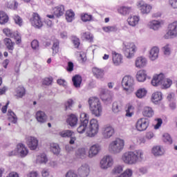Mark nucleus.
I'll return each instance as SVG.
<instances>
[{
    "mask_svg": "<svg viewBox=\"0 0 177 177\" xmlns=\"http://www.w3.org/2000/svg\"><path fill=\"white\" fill-rule=\"evenodd\" d=\"M159 48L156 46L153 47L149 53V58L151 60L154 61L158 57Z\"/></svg>",
    "mask_w": 177,
    "mask_h": 177,
    "instance_id": "31",
    "label": "nucleus"
},
{
    "mask_svg": "<svg viewBox=\"0 0 177 177\" xmlns=\"http://www.w3.org/2000/svg\"><path fill=\"white\" fill-rule=\"evenodd\" d=\"M101 150L99 145H93L90 147L88 151V158H91L97 156Z\"/></svg>",
    "mask_w": 177,
    "mask_h": 177,
    "instance_id": "19",
    "label": "nucleus"
},
{
    "mask_svg": "<svg viewBox=\"0 0 177 177\" xmlns=\"http://www.w3.org/2000/svg\"><path fill=\"white\" fill-rule=\"evenodd\" d=\"M80 19H82V21H84V23H86L87 21H91L93 16L87 13H82V15H80Z\"/></svg>",
    "mask_w": 177,
    "mask_h": 177,
    "instance_id": "45",
    "label": "nucleus"
},
{
    "mask_svg": "<svg viewBox=\"0 0 177 177\" xmlns=\"http://www.w3.org/2000/svg\"><path fill=\"white\" fill-rule=\"evenodd\" d=\"M12 38L15 40L17 44H21V36L17 32H14L12 35Z\"/></svg>",
    "mask_w": 177,
    "mask_h": 177,
    "instance_id": "57",
    "label": "nucleus"
},
{
    "mask_svg": "<svg viewBox=\"0 0 177 177\" xmlns=\"http://www.w3.org/2000/svg\"><path fill=\"white\" fill-rule=\"evenodd\" d=\"M17 151L21 158H26L28 154V149L23 143L17 144Z\"/></svg>",
    "mask_w": 177,
    "mask_h": 177,
    "instance_id": "15",
    "label": "nucleus"
},
{
    "mask_svg": "<svg viewBox=\"0 0 177 177\" xmlns=\"http://www.w3.org/2000/svg\"><path fill=\"white\" fill-rule=\"evenodd\" d=\"M136 95L139 99H142L143 97L147 95V90L146 88H138V90L136 92Z\"/></svg>",
    "mask_w": 177,
    "mask_h": 177,
    "instance_id": "37",
    "label": "nucleus"
},
{
    "mask_svg": "<svg viewBox=\"0 0 177 177\" xmlns=\"http://www.w3.org/2000/svg\"><path fill=\"white\" fill-rule=\"evenodd\" d=\"M114 164L113 159L110 156H106L100 161V167L102 169H107L111 167Z\"/></svg>",
    "mask_w": 177,
    "mask_h": 177,
    "instance_id": "10",
    "label": "nucleus"
},
{
    "mask_svg": "<svg viewBox=\"0 0 177 177\" xmlns=\"http://www.w3.org/2000/svg\"><path fill=\"white\" fill-rule=\"evenodd\" d=\"M171 84L172 82L170 80V79H165L164 77V80H162L161 85L163 86L165 88H168L171 86Z\"/></svg>",
    "mask_w": 177,
    "mask_h": 177,
    "instance_id": "53",
    "label": "nucleus"
},
{
    "mask_svg": "<svg viewBox=\"0 0 177 177\" xmlns=\"http://www.w3.org/2000/svg\"><path fill=\"white\" fill-rule=\"evenodd\" d=\"M48 162V158L45 153H42L37 156V162L39 164L46 163Z\"/></svg>",
    "mask_w": 177,
    "mask_h": 177,
    "instance_id": "46",
    "label": "nucleus"
},
{
    "mask_svg": "<svg viewBox=\"0 0 177 177\" xmlns=\"http://www.w3.org/2000/svg\"><path fill=\"white\" fill-rule=\"evenodd\" d=\"M135 86V80L131 75H125L122 80V86L126 91H133Z\"/></svg>",
    "mask_w": 177,
    "mask_h": 177,
    "instance_id": "6",
    "label": "nucleus"
},
{
    "mask_svg": "<svg viewBox=\"0 0 177 177\" xmlns=\"http://www.w3.org/2000/svg\"><path fill=\"white\" fill-rule=\"evenodd\" d=\"M92 73H93V76L97 80H101V79L104 78V71L102 68L93 67L92 68Z\"/></svg>",
    "mask_w": 177,
    "mask_h": 177,
    "instance_id": "20",
    "label": "nucleus"
},
{
    "mask_svg": "<svg viewBox=\"0 0 177 177\" xmlns=\"http://www.w3.org/2000/svg\"><path fill=\"white\" fill-rule=\"evenodd\" d=\"M60 136L63 138H71L74 136V132L71 130H66L59 133Z\"/></svg>",
    "mask_w": 177,
    "mask_h": 177,
    "instance_id": "48",
    "label": "nucleus"
},
{
    "mask_svg": "<svg viewBox=\"0 0 177 177\" xmlns=\"http://www.w3.org/2000/svg\"><path fill=\"white\" fill-rule=\"evenodd\" d=\"M31 46L33 50H38L39 48V42L37 40L34 39L32 42H31Z\"/></svg>",
    "mask_w": 177,
    "mask_h": 177,
    "instance_id": "63",
    "label": "nucleus"
},
{
    "mask_svg": "<svg viewBox=\"0 0 177 177\" xmlns=\"http://www.w3.org/2000/svg\"><path fill=\"white\" fill-rule=\"evenodd\" d=\"M124 147V141L120 138L116 139L114 141H112L109 146V151H111L113 153H118L123 150Z\"/></svg>",
    "mask_w": 177,
    "mask_h": 177,
    "instance_id": "4",
    "label": "nucleus"
},
{
    "mask_svg": "<svg viewBox=\"0 0 177 177\" xmlns=\"http://www.w3.org/2000/svg\"><path fill=\"white\" fill-rule=\"evenodd\" d=\"M74 104V101L72 99H69L64 103L65 110L71 109Z\"/></svg>",
    "mask_w": 177,
    "mask_h": 177,
    "instance_id": "55",
    "label": "nucleus"
},
{
    "mask_svg": "<svg viewBox=\"0 0 177 177\" xmlns=\"http://www.w3.org/2000/svg\"><path fill=\"white\" fill-rule=\"evenodd\" d=\"M30 22L32 24V26L37 29L41 28L43 26V21L41 17L37 12H33L31 18L30 19Z\"/></svg>",
    "mask_w": 177,
    "mask_h": 177,
    "instance_id": "9",
    "label": "nucleus"
},
{
    "mask_svg": "<svg viewBox=\"0 0 177 177\" xmlns=\"http://www.w3.org/2000/svg\"><path fill=\"white\" fill-rule=\"evenodd\" d=\"M59 48V40H55L53 43V46L52 47L53 56H55V55H57L58 53Z\"/></svg>",
    "mask_w": 177,
    "mask_h": 177,
    "instance_id": "44",
    "label": "nucleus"
},
{
    "mask_svg": "<svg viewBox=\"0 0 177 177\" xmlns=\"http://www.w3.org/2000/svg\"><path fill=\"white\" fill-rule=\"evenodd\" d=\"M122 103L121 102H115L112 104V111L115 113L120 112L122 109Z\"/></svg>",
    "mask_w": 177,
    "mask_h": 177,
    "instance_id": "33",
    "label": "nucleus"
},
{
    "mask_svg": "<svg viewBox=\"0 0 177 177\" xmlns=\"http://www.w3.org/2000/svg\"><path fill=\"white\" fill-rule=\"evenodd\" d=\"M169 3L173 8H177V0H169Z\"/></svg>",
    "mask_w": 177,
    "mask_h": 177,
    "instance_id": "64",
    "label": "nucleus"
},
{
    "mask_svg": "<svg viewBox=\"0 0 177 177\" xmlns=\"http://www.w3.org/2000/svg\"><path fill=\"white\" fill-rule=\"evenodd\" d=\"M13 20L15 21V24H17L19 27L23 26V19L20 17V16L17 15H14Z\"/></svg>",
    "mask_w": 177,
    "mask_h": 177,
    "instance_id": "50",
    "label": "nucleus"
},
{
    "mask_svg": "<svg viewBox=\"0 0 177 177\" xmlns=\"http://www.w3.org/2000/svg\"><path fill=\"white\" fill-rule=\"evenodd\" d=\"M138 48L137 46L133 42H127L124 43L123 50L124 56L131 59L135 56L136 53L137 52Z\"/></svg>",
    "mask_w": 177,
    "mask_h": 177,
    "instance_id": "3",
    "label": "nucleus"
},
{
    "mask_svg": "<svg viewBox=\"0 0 177 177\" xmlns=\"http://www.w3.org/2000/svg\"><path fill=\"white\" fill-rule=\"evenodd\" d=\"M177 37V21H174L168 25V31L165 35V39H169Z\"/></svg>",
    "mask_w": 177,
    "mask_h": 177,
    "instance_id": "7",
    "label": "nucleus"
},
{
    "mask_svg": "<svg viewBox=\"0 0 177 177\" xmlns=\"http://www.w3.org/2000/svg\"><path fill=\"white\" fill-rule=\"evenodd\" d=\"M162 100V94L161 92L156 91L151 97V100L153 103L157 104Z\"/></svg>",
    "mask_w": 177,
    "mask_h": 177,
    "instance_id": "26",
    "label": "nucleus"
},
{
    "mask_svg": "<svg viewBox=\"0 0 177 177\" xmlns=\"http://www.w3.org/2000/svg\"><path fill=\"white\" fill-rule=\"evenodd\" d=\"M75 14L72 10H68L66 12V19L68 23H71L75 20Z\"/></svg>",
    "mask_w": 177,
    "mask_h": 177,
    "instance_id": "36",
    "label": "nucleus"
},
{
    "mask_svg": "<svg viewBox=\"0 0 177 177\" xmlns=\"http://www.w3.org/2000/svg\"><path fill=\"white\" fill-rule=\"evenodd\" d=\"M133 175V171L131 169H126L123 174L118 177H131Z\"/></svg>",
    "mask_w": 177,
    "mask_h": 177,
    "instance_id": "58",
    "label": "nucleus"
},
{
    "mask_svg": "<svg viewBox=\"0 0 177 177\" xmlns=\"http://www.w3.org/2000/svg\"><path fill=\"white\" fill-rule=\"evenodd\" d=\"M89 109L91 114L95 117H100L102 113V106L97 97H91L88 99Z\"/></svg>",
    "mask_w": 177,
    "mask_h": 177,
    "instance_id": "2",
    "label": "nucleus"
},
{
    "mask_svg": "<svg viewBox=\"0 0 177 177\" xmlns=\"http://www.w3.org/2000/svg\"><path fill=\"white\" fill-rule=\"evenodd\" d=\"M134 114V107L131 104L127 105V109H126V116L132 117Z\"/></svg>",
    "mask_w": 177,
    "mask_h": 177,
    "instance_id": "47",
    "label": "nucleus"
},
{
    "mask_svg": "<svg viewBox=\"0 0 177 177\" xmlns=\"http://www.w3.org/2000/svg\"><path fill=\"white\" fill-rule=\"evenodd\" d=\"M3 41L9 53L12 54L15 50V41H13L10 38L8 37L4 38Z\"/></svg>",
    "mask_w": 177,
    "mask_h": 177,
    "instance_id": "18",
    "label": "nucleus"
},
{
    "mask_svg": "<svg viewBox=\"0 0 177 177\" xmlns=\"http://www.w3.org/2000/svg\"><path fill=\"white\" fill-rule=\"evenodd\" d=\"M76 154L77 155V157L83 159L86 156V151L85 148H80L77 149V153H76Z\"/></svg>",
    "mask_w": 177,
    "mask_h": 177,
    "instance_id": "49",
    "label": "nucleus"
},
{
    "mask_svg": "<svg viewBox=\"0 0 177 177\" xmlns=\"http://www.w3.org/2000/svg\"><path fill=\"white\" fill-rule=\"evenodd\" d=\"M147 78V73L145 70H140L136 73V80L139 82H144Z\"/></svg>",
    "mask_w": 177,
    "mask_h": 177,
    "instance_id": "22",
    "label": "nucleus"
},
{
    "mask_svg": "<svg viewBox=\"0 0 177 177\" xmlns=\"http://www.w3.org/2000/svg\"><path fill=\"white\" fill-rule=\"evenodd\" d=\"M26 139L28 147L30 150H36L38 146V140L32 136H28Z\"/></svg>",
    "mask_w": 177,
    "mask_h": 177,
    "instance_id": "16",
    "label": "nucleus"
},
{
    "mask_svg": "<svg viewBox=\"0 0 177 177\" xmlns=\"http://www.w3.org/2000/svg\"><path fill=\"white\" fill-rule=\"evenodd\" d=\"M165 75L163 73L156 74L153 75L151 80V84L153 86H158L162 85V81L164 80Z\"/></svg>",
    "mask_w": 177,
    "mask_h": 177,
    "instance_id": "17",
    "label": "nucleus"
},
{
    "mask_svg": "<svg viewBox=\"0 0 177 177\" xmlns=\"http://www.w3.org/2000/svg\"><path fill=\"white\" fill-rule=\"evenodd\" d=\"M132 9L129 7L122 6L118 9V11L120 14H122L123 16H127L131 12Z\"/></svg>",
    "mask_w": 177,
    "mask_h": 177,
    "instance_id": "38",
    "label": "nucleus"
},
{
    "mask_svg": "<svg viewBox=\"0 0 177 177\" xmlns=\"http://www.w3.org/2000/svg\"><path fill=\"white\" fill-rule=\"evenodd\" d=\"M112 62L114 66H118L123 63V55L115 50L111 51Z\"/></svg>",
    "mask_w": 177,
    "mask_h": 177,
    "instance_id": "12",
    "label": "nucleus"
},
{
    "mask_svg": "<svg viewBox=\"0 0 177 177\" xmlns=\"http://www.w3.org/2000/svg\"><path fill=\"white\" fill-rule=\"evenodd\" d=\"M140 18L138 16L130 17L127 19V21L129 26L131 27H136L139 24Z\"/></svg>",
    "mask_w": 177,
    "mask_h": 177,
    "instance_id": "32",
    "label": "nucleus"
},
{
    "mask_svg": "<svg viewBox=\"0 0 177 177\" xmlns=\"http://www.w3.org/2000/svg\"><path fill=\"white\" fill-rule=\"evenodd\" d=\"M163 141L165 142V143H171L172 142V139L171 138V136L168 134V133H165L163 135Z\"/></svg>",
    "mask_w": 177,
    "mask_h": 177,
    "instance_id": "62",
    "label": "nucleus"
},
{
    "mask_svg": "<svg viewBox=\"0 0 177 177\" xmlns=\"http://www.w3.org/2000/svg\"><path fill=\"white\" fill-rule=\"evenodd\" d=\"M151 153L154 156H162L165 153V149L162 147L157 145L152 148Z\"/></svg>",
    "mask_w": 177,
    "mask_h": 177,
    "instance_id": "21",
    "label": "nucleus"
},
{
    "mask_svg": "<svg viewBox=\"0 0 177 177\" xmlns=\"http://www.w3.org/2000/svg\"><path fill=\"white\" fill-rule=\"evenodd\" d=\"M36 120L40 123H44L47 120V115L41 111H39L35 115Z\"/></svg>",
    "mask_w": 177,
    "mask_h": 177,
    "instance_id": "27",
    "label": "nucleus"
},
{
    "mask_svg": "<svg viewBox=\"0 0 177 177\" xmlns=\"http://www.w3.org/2000/svg\"><path fill=\"white\" fill-rule=\"evenodd\" d=\"M122 160L126 165H136L143 160V151L137 149L133 151L126 152L122 156Z\"/></svg>",
    "mask_w": 177,
    "mask_h": 177,
    "instance_id": "1",
    "label": "nucleus"
},
{
    "mask_svg": "<svg viewBox=\"0 0 177 177\" xmlns=\"http://www.w3.org/2000/svg\"><path fill=\"white\" fill-rule=\"evenodd\" d=\"M109 91L106 88H100V98L102 100H108L109 95L108 94Z\"/></svg>",
    "mask_w": 177,
    "mask_h": 177,
    "instance_id": "41",
    "label": "nucleus"
},
{
    "mask_svg": "<svg viewBox=\"0 0 177 177\" xmlns=\"http://www.w3.org/2000/svg\"><path fill=\"white\" fill-rule=\"evenodd\" d=\"M91 169L88 164H83L77 169V174L80 177H88L90 174Z\"/></svg>",
    "mask_w": 177,
    "mask_h": 177,
    "instance_id": "13",
    "label": "nucleus"
},
{
    "mask_svg": "<svg viewBox=\"0 0 177 177\" xmlns=\"http://www.w3.org/2000/svg\"><path fill=\"white\" fill-rule=\"evenodd\" d=\"M50 150L55 155H59L60 152V148L59 145L56 143L50 144Z\"/></svg>",
    "mask_w": 177,
    "mask_h": 177,
    "instance_id": "43",
    "label": "nucleus"
},
{
    "mask_svg": "<svg viewBox=\"0 0 177 177\" xmlns=\"http://www.w3.org/2000/svg\"><path fill=\"white\" fill-rule=\"evenodd\" d=\"M85 121H86L87 124H88V122H89L88 115L86 113H80V122L85 123Z\"/></svg>",
    "mask_w": 177,
    "mask_h": 177,
    "instance_id": "51",
    "label": "nucleus"
},
{
    "mask_svg": "<svg viewBox=\"0 0 177 177\" xmlns=\"http://www.w3.org/2000/svg\"><path fill=\"white\" fill-rule=\"evenodd\" d=\"M16 95H15L17 99L23 98L26 95V88L23 86H19L16 88Z\"/></svg>",
    "mask_w": 177,
    "mask_h": 177,
    "instance_id": "28",
    "label": "nucleus"
},
{
    "mask_svg": "<svg viewBox=\"0 0 177 177\" xmlns=\"http://www.w3.org/2000/svg\"><path fill=\"white\" fill-rule=\"evenodd\" d=\"M123 171V167L122 165H117L113 169V174H121Z\"/></svg>",
    "mask_w": 177,
    "mask_h": 177,
    "instance_id": "60",
    "label": "nucleus"
},
{
    "mask_svg": "<svg viewBox=\"0 0 177 177\" xmlns=\"http://www.w3.org/2000/svg\"><path fill=\"white\" fill-rule=\"evenodd\" d=\"M8 120L13 122L14 124H16L17 122V116L11 109L8 110Z\"/></svg>",
    "mask_w": 177,
    "mask_h": 177,
    "instance_id": "39",
    "label": "nucleus"
},
{
    "mask_svg": "<svg viewBox=\"0 0 177 177\" xmlns=\"http://www.w3.org/2000/svg\"><path fill=\"white\" fill-rule=\"evenodd\" d=\"M148 27L153 30H158L161 28V23L159 21L153 20L148 24Z\"/></svg>",
    "mask_w": 177,
    "mask_h": 177,
    "instance_id": "30",
    "label": "nucleus"
},
{
    "mask_svg": "<svg viewBox=\"0 0 177 177\" xmlns=\"http://www.w3.org/2000/svg\"><path fill=\"white\" fill-rule=\"evenodd\" d=\"M147 64V60L145 59V57H143L142 56L138 57L136 59V66L138 68H142Z\"/></svg>",
    "mask_w": 177,
    "mask_h": 177,
    "instance_id": "24",
    "label": "nucleus"
},
{
    "mask_svg": "<svg viewBox=\"0 0 177 177\" xmlns=\"http://www.w3.org/2000/svg\"><path fill=\"white\" fill-rule=\"evenodd\" d=\"M102 133L104 138H110L115 133V129L111 125H106L102 129Z\"/></svg>",
    "mask_w": 177,
    "mask_h": 177,
    "instance_id": "14",
    "label": "nucleus"
},
{
    "mask_svg": "<svg viewBox=\"0 0 177 177\" xmlns=\"http://www.w3.org/2000/svg\"><path fill=\"white\" fill-rule=\"evenodd\" d=\"M53 81V77H45L43 80V85H46V86H50L52 84V82Z\"/></svg>",
    "mask_w": 177,
    "mask_h": 177,
    "instance_id": "61",
    "label": "nucleus"
},
{
    "mask_svg": "<svg viewBox=\"0 0 177 177\" xmlns=\"http://www.w3.org/2000/svg\"><path fill=\"white\" fill-rule=\"evenodd\" d=\"M78 118L75 114H71L68 116L67 119V122L71 126L74 127L77 124Z\"/></svg>",
    "mask_w": 177,
    "mask_h": 177,
    "instance_id": "34",
    "label": "nucleus"
},
{
    "mask_svg": "<svg viewBox=\"0 0 177 177\" xmlns=\"http://www.w3.org/2000/svg\"><path fill=\"white\" fill-rule=\"evenodd\" d=\"M19 6V3L17 1H14L12 2H9L7 4V7L13 10L17 9V7Z\"/></svg>",
    "mask_w": 177,
    "mask_h": 177,
    "instance_id": "59",
    "label": "nucleus"
},
{
    "mask_svg": "<svg viewBox=\"0 0 177 177\" xmlns=\"http://www.w3.org/2000/svg\"><path fill=\"white\" fill-rule=\"evenodd\" d=\"M137 7L142 14H149L151 12L152 6L143 1L137 3Z\"/></svg>",
    "mask_w": 177,
    "mask_h": 177,
    "instance_id": "11",
    "label": "nucleus"
},
{
    "mask_svg": "<svg viewBox=\"0 0 177 177\" xmlns=\"http://www.w3.org/2000/svg\"><path fill=\"white\" fill-rule=\"evenodd\" d=\"M9 21L8 15L3 11L0 10V24H6Z\"/></svg>",
    "mask_w": 177,
    "mask_h": 177,
    "instance_id": "35",
    "label": "nucleus"
},
{
    "mask_svg": "<svg viewBox=\"0 0 177 177\" xmlns=\"http://www.w3.org/2000/svg\"><path fill=\"white\" fill-rule=\"evenodd\" d=\"M87 127H88V123L86 121H84V122H80L79 127H77V133H84Z\"/></svg>",
    "mask_w": 177,
    "mask_h": 177,
    "instance_id": "42",
    "label": "nucleus"
},
{
    "mask_svg": "<svg viewBox=\"0 0 177 177\" xmlns=\"http://www.w3.org/2000/svg\"><path fill=\"white\" fill-rule=\"evenodd\" d=\"M82 39H86L88 42L93 41V36L90 32H84L82 33Z\"/></svg>",
    "mask_w": 177,
    "mask_h": 177,
    "instance_id": "40",
    "label": "nucleus"
},
{
    "mask_svg": "<svg viewBox=\"0 0 177 177\" xmlns=\"http://www.w3.org/2000/svg\"><path fill=\"white\" fill-rule=\"evenodd\" d=\"M142 114L145 118H152L154 115V111L151 107L149 106H145L143 108Z\"/></svg>",
    "mask_w": 177,
    "mask_h": 177,
    "instance_id": "23",
    "label": "nucleus"
},
{
    "mask_svg": "<svg viewBox=\"0 0 177 177\" xmlns=\"http://www.w3.org/2000/svg\"><path fill=\"white\" fill-rule=\"evenodd\" d=\"M73 83V86L76 88H81V85L82 84V77L80 75H75L73 76V79H72Z\"/></svg>",
    "mask_w": 177,
    "mask_h": 177,
    "instance_id": "25",
    "label": "nucleus"
},
{
    "mask_svg": "<svg viewBox=\"0 0 177 177\" xmlns=\"http://www.w3.org/2000/svg\"><path fill=\"white\" fill-rule=\"evenodd\" d=\"M3 33L8 37L13 38V32L10 28H6L3 29Z\"/></svg>",
    "mask_w": 177,
    "mask_h": 177,
    "instance_id": "54",
    "label": "nucleus"
},
{
    "mask_svg": "<svg viewBox=\"0 0 177 177\" xmlns=\"http://www.w3.org/2000/svg\"><path fill=\"white\" fill-rule=\"evenodd\" d=\"M102 30L106 33H110L116 31V27L115 26H104L102 27Z\"/></svg>",
    "mask_w": 177,
    "mask_h": 177,
    "instance_id": "52",
    "label": "nucleus"
},
{
    "mask_svg": "<svg viewBox=\"0 0 177 177\" xmlns=\"http://www.w3.org/2000/svg\"><path fill=\"white\" fill-rule=\"evenodd\" d=\"M99 123L96 119H91L88 124V130L86 132V136L88 137H94L99 132Z\"/></svg>",
    "mask_w": 177,
    "mask_h": 177,
    "instance_id": "5",
    "label": "nucleus"
},
{
    "mask_svg": "<svg viewBox=\"0 0 177 177\" xmlns=\"http://www.w3.org/2000/svg\"><path fill=\"white\" fill-rule=\"evenodd\" d=\"M65 11V8L63 5L58 6L54 8V15L56 17H61L63 16Z\"/></svg>",
    "mask_w": 177,
    "mask_h": 177,
    "instance_id": "29",
    "label": "nucleus"
},
{
    "mask_svg": "<svg viewBox=\"0 0 177 177\" xmlns=\"http://www.w3.org/2000/svg\"><path fill=\"white\" fill-rule=\"evenodd\" d=\"M72 41L75 46V48H79L81 44L80 38L77 37L76 36L72 37Z\"/></svg>",
    "mask_w": 177,
    "mask_h": 177,
    "instance_id": "56",
    "label": "nucleus"
},
{
    "mask_svg": "<svg viewBox=\"0 0 177 177\" xmlns=\"http://www.w3.org/2000/svg\"><path fill=\"white\" fill-rule=\"evenodd\" d=\"M150 122L146 118L138 119L136 123V129L138 131H145L149 128Z\"/></svg>",
    "mask_w": 177,
    "mask_h": 177,
    "instance_id": "8",
    "label": "nucleus"
}]
</instances>
